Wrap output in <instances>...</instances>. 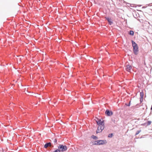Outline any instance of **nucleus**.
Segmentation results:
<instances>
[{
  "label": "nucleus",
  "instance_id": "12",
  "mask_svg": "<svg viewBox=\"0 0 152 152\" xmlns=\"http://www.w3.org/2000/svg\"><path fill=\"white\" fill-rule=\"evenodd\" d=\"M143 93L142 92L140 93V98H143Z\"/></svg>",
  "mask_w": 152,
  "mask_h": 152
},
{
  "label": "nucleus",
  "instance_id": "8",
  "mask_svg": "<svg viewBox=\"0 0 152 152\" xmlns=\"http://www.w3.org/2000/svg\"><path fill=\"white\" fill-rule=\"evenodd\" d=\"M51 145V143L50 142H49L48 143H46L44 145V147L45 148H46L49 146H50Z\"/></svg>",
  "mask_w": 152,
  "mask_h": 152
},
{
  "label": "nucleus",
  "instance_id": "18",
  "mask_svg": "<svg viewBox=\"0 0 152 152\" xmlns=\"http://www.w3.org/2000/svg\"><path fill=\"white\" fill-rule=\"evenodd\" d=\"M140 132V131H138L136 133V134L137 135Z\"/></svg>",
  "mask_w": 152,
  "mask_h": 152
},
{
  "label": "nucleus",
  "instance_id": "6",
  "mask_svg": "<svg viewBox=\"0 0 152 152\" xmlns=\"http://www.w3.org/2000/svg\"><path fill=\"white\" fill-rule=\"evenodd\" d=\"M132 68V67L131 65H127L126 66V70L129 72H130Z\"/></svg>",
  "mask_w": 152,
  "mask_h": 152
},
{
  "label": "nucleus",
  "instance_id": "20",
  "mask_svg": "<svg viewBox=\"0 0 152 152\" xmlns=\"http://www.w3.org/2000/svg\"><path fill=\"white\" fill-rule=\"evenodd\" d=\"M130 105V103H129V104L128 105L129 106Z\"/></svg>",
  "mask_w": 152,
  "mask_h": 152
},
{
  "label": "nucleus",
  "instance_id": "14",
  "mask_svg": "<svg viewBox=\"0 0 152 152\" xmlns=\"http://www.w3.org/2000/svg\"><path fill=\"white\" fill-rule=\"evenodd\" d=\"M151 122L150 121H148L147 122L148 125H149L151 124Z\"/></svg>",
  "mask_w": 152,
  "mask_h": 152
},
{
  "label": "nucleus",
  "instance_id": "4",
  "mask_svg": "<svg viewBox=\"0 0 152 152\" xmlns=\"http://www.w3.org/2000/svg\"><path fill=\"white\" fill-rule=\"evenodd\" d=\"M58 148L60 151L63 152L66 150L67 147L65 145H61L58 146Z\"/></svg>",
  "mask_w": 152,
  "mask_h": 152
},
{
  "label": "nucleus",
  "instance_id": "15",
  "mask_svg": "<svg viewBox=\"0 0 152 152\" xmlns=\"http://www.w3.org/2000/svg\"><path fill=\"white\" fill-rule=\"evenodd\" d=\"M54 152H60V151L59 149H57Z\"/></svg>",
  "mask_w": 152,
  "mask_h": 152
},
{
  "label": "nucleus",
  "instance_id": "17",
  "mask_svg": "<svg viewBox=\"0 0 152 152\" xmlns=\"http://www.w3.org/2000/svg\"><path fill=\"white\" fill-rule=\"evenodd\" d=\"M112 134H110L108 135L109 137H112Z\"/></svg>",
  "mask_w": 152,
  "mask_h": 152
},
{
  "label": "nucleus",
  "instance_id": "19",
  "mask_svg": "<svg viewBox=\"0 0 152 152\" xmlns=\"http://www.w3.org/2000/svg\"><path fill=\"white\" fill-rule=\"evenodd\" d=\"M54 142H57V140L56 139H55L54 140Z\"/></svg>",
  "mask_w": 152,
  "mask_h": 152
},
{
  "label": "nucleus",
  "instance_id": "2",
  "mask_svg": "<svg viewBox=\"0 0 152 152\" xmlns=\"http://www.w3.org/2000/svg\"><path fill=\"white\" fill-rule=\"evenodd\" d=\"M96 121L98 125V126H104V123L103 120L97 119V120H96Z\"/></svg>",
  "mask_w": 152,
  "mask_h": 152
},
{
  "label": "nucleus",
  "instance_id": "3",
  "mask_svg": "<svg viewBox=\"0 0 152 152\" xmlns=\"http://www.w3.org/2000/svg\"><path fill=\"white\" fill-rule=\"evenodd\" d=\"M97 145H103L106 144L107 143L106 140H97Z\"/></svg>",
  "mask_w": 152,
  "mask_h": 152
},
{
  "label": "nucleus",
  "instance_id": "9",
  "mask_svg": "<svg viewBox=\"0 0 152 152\" xmlns=\"http://www.w3.org/2000/svg\"><path fill=\"white\" fill-rule=\"evenodd\" d=\"M106 19L107 20L110 25H111L113 23V22L109 18H106Z\"/></svg>",
  "mask_w": 152,
  "mask_h": 152
},
{
  "label": "nucleus",
  "instance_id": "16",
  "mask_svg": "<svg viewBox=\"0 0 152 152\" xmlns=\"http://www.w3.org/2000/svg\"><path fill=\"white\" fill-rule=\"evenodd\" d=\"M140 101L141 102L143 101V98H140Z\"/></svg>",
  "mask_w": 152,
  "mask_h": 152
},
{
  "label": "nucleus",
  "instance_id": "13",
  "mask_svg": "<svg viewBox=\"0 0 152 152\" xmlns=\"http://www.w3.org/2000/svg\"><path fill=\"white\" fill-rule=\"evenodd\" d=\"M129 34L131 35H134V32L132 31H130Z\"/></svg>",
  "mask_w": 152,
  "mask_h": 152
},
{
  "label": "nucleus",
  "instance_id": "5",
  "mask_svg": "<svg viewBox=\"0 0 152 152\" xmlns=\"http://www.w3.org/2000/svg\"><path fill=\"white\" fill-rule=\"evenodd\" d=\"M104 126H98L96 131V133H100L102 132L104 129Z\"/></svg>",
  "mask_w": 152,
  "mask_h": 152
},
{
  "label": "nucleus",
  "instance_id": "7",
  "mask_svg": "<svg viewBox=\"0 0 152 152\" xmlns=\"http://www.w3.org/2000/svg\"><path fill=\"white\" fill-rule=\"evenodd\" d=\"M105 113L108 116H110L113 114L112 112L111 111H110L107 110H106Z\"/></svg>",
  "mask_w": 152,
  "mask_h": 152
},
{
  "label": "nucleus",
  "instance_id": "11",
  "mask_svg": "<svg viewBox=\"0 0 152 152\" xmlns=\"http://www.w3.org/2000/svg\"><path fill=\"white\" fill-rule=\"evenodd\" d=\"M92 143L94 145H97V141H94L92 142Z\"/></svg>",
  "mask_w": 152,
  "mask_h": 152
},
{
  "label": "nucleus",
  "instance_id": "1",
  "mask_svg": "<svg viewBox=\"0 0 152 152\" xmlns=\"http://www.w3.org/2000/svg\"><path fill=\"white\" fill-rule=\"evenodd\" d=\"M132 46L133 47L134 52L135 54H137V52H138V47L137 44L134 42L132 41Z\"/></svg>",
  "mask_w": 152,
  "mask_h": 152
},
{
  "label": "nucleus",
  "instance_id": "10",
  "mask_svg": "<svg viewBox=\"0 0 152 152\" xmlns=\"http://www.w3.org/2000/svg\"><path fill=\"white\" fill-rule=\"evenodd\" d=\"M91 137L94 140H96L98 139V137L96 136L93 135Z\"/></svg>",
  "mask_w": 152,
  "mask_h": 152
}]
</instances>
